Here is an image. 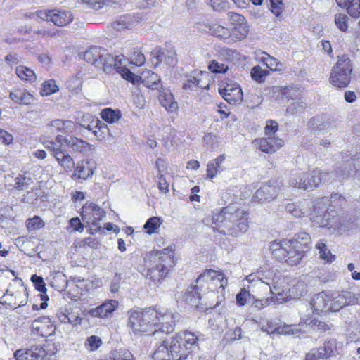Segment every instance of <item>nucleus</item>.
<instances>
[{
  "label": "nucleus",
  "mask_w": 360,
  "mask_h": 360,
  "mask_svg": "<svg viewBox=\"0 0 360 360\" xmlns=\"http://www.w3.org/2000/svg\"><path fill=\"white\" fill-rule=\"evenodd\" d=\"M199 84L200 79H197L195 77H193L186 81L184 84L183 89L186 91H193L196 89L198 87L202 88V86H200Z\"/></svg>",
  "instance_id": "nucleus-63"
},
{
  "label": "nucleus",
  "mask_w": 360,
  "mask_h": 360,
  "mask_svg": "<svg viewBox=\"0 0 360 360\" xmlns=\"http://www.w3.org/2000/svg\"><path fill=\"white\" fill-rule=\"evenodd\" d=\"M82 219L87 224L95 226V231H99L100 226H97L98 222L105 216V212L94 203L86 204L82 207Z\"/></svg>",
  "instance_id": "nucleus-14"
},
{
  "label": "nucleus",
  "mask_w": 360,
  "mask_h": 360,
  "mask_svg": "<svg viewBox=\"0 0 360 360\" xmlns=\"http://www.w3.org/2000/svg\"><path fill=\"white\" fill-rule=\"evenodd\" d=\"M55 158L58 165L68 171H71L75 168V162L73 158L65 150L58 152L55 154Z\"/></svg>",
  "instance_id": "nucleus-36"
},
{
  "label": "nucleus",
  "mask_w": 360,
  "mask_h": 360,
  "mask_svg": "<svg viewBox=\"0 0 360 360\" xmlns=\"http://www.w3.org/2000/svg\"><path fill=\"white\" fill-rule=\"evenodd\" d=\"M271 3V11L276 17H279L283 11V4L282 0H269Z\"/></svg>",
  "instance_id": "nucleus-61"
},
{
  "label": "nucleus",
  "mask_w": 360,
  "mask_h": 360,
  "mask_svg": "<svg viewBox=\"0 0 360 360\" xmlns=\"http://www.w3.org/2000/svg\"><path fill=\"white\" fill-rule=\"evenodd\" d=\"M77 129L76 124L68 120L55 119L50 121L44 127L46 133L57 134V136L72 133Z\"/></svg>",
  "instance_id": "nucleus-16"
},
{
  "label": "nucleus",
  "mask_w": 360,
  "mask_h": 360,
  "mask_svg": "<svg viewBox=\"0 0 360 360\" xmlns=\"http://www.w3.org/2000/svg\"><path fill=\"white\" fill-rule=\"evenodd\" d=\"M329 294L332 297L330 301L331 312H337L345 306H347L346 302H345V300L342 290L340 292H329Z\"/></svg>",
  "instance_id": "nucleus-37"
},
{
  "label": "nucleus",
  "mask_w": 360,
  "mask_h": 360,
  "mask_svg": "<svg viewBox=\"0 0 360 360\" xmlns=\"http://www.w3.org/2000/svg\"><path fill=\"white\" fill-rule=\"evenodd\" d=\"M331 295L329 292H321L315 295L309 302L313 313L321 315L331 312Z\"/></svg>",
  "instance_id": "nucleus-17"
},
{
  "label": "nucleus",
  "mask_w": 360,
  "mask_h": 360,
  "mask_svg": "<svg viewBox=\"0 0 360 360\" xmlns=\"http://www.w3.org/2000/svg\"><path fill=\"white\" fill-rule=\"evenodd\" d=\"M309 174L305 172H299L291 174L289 179V185L292 187L309 190L308 187Z\"/></svg>",
  "instance_id": "nucleus-33"
},
{
  "label": "nucleus",
  "mask_w": 360,
  "mask_h": 360,
  "mask_svg": "<svg viewBox=\"0 0 360 360\" xmlns=\"http://www.w3.org/2000/svg\"><path fill=\"white\" fill-rule=\"evenodd\" d=\"M208 69L210 72L215 74L226 73L229 70V65L225 63L212 60L208 65Z\"/></svg>",
  "instance_id": "nucleus-50"
},
{
  "label": "nucleus",
  "mask_w": 360,
  "mask_h": 360,
  "mask_svg": "<svg viewBox=\"0 0 360 360\" xmlns=\"http://www.w3.org/2000/svg\"><path fill=\"white\" fill-rule=\"evenodd\" d=\"M342 291L347 306L360 304V293H355L349 290Z\"/></svg>",
  "instance_id": "nucleus-52"
},
{
  "label": "nucleus",
  "mask_w": 360,
  "mask_h": 360,
  "mask_svg": "<svg viewBox=\"0 0 360 360\" xmlns=\"http://www.w3.org/2000/svg\"><path fill=\"white\" fill-rule=\"evenodd\" d=\"M121 76L132 84L141 81L145 86L152 89H158L160 86V77L151 70L143 72L141 77L136 75L127 68H121L119 70Z\"/></svg>",
  "instance_id": "nucleus-10"
},
{
  "label": "nucleus",
  "mask_w": 360,
  "mask_h": 360,
  "mask_svg": "<svg viewBox=\"0 0 360 360\" xmlns=\"http://www.w3.org/2000/svg\"><path fill=\"white\" fill-rule=\"evenodd\" d=\"M286 211L295 217H302L306 213L300 203H288L285 205Z\"/></svg>",
  "instance_id": "nucleus-49"
},
{
  "label": "nucleus",
  "mask_w": 360,
  "mask_h": 360,
  "mask_svg": "<svg viewBox=\"0 0 360 360\" xmlns=\"http://www.w3.org/2000/svg\"><path fill=\"white\" fill-rule=\"evenodd\" d=\"M269 73L268 70L262 69L259 65L254 66L250 72L252 79L258 83L264 82Z\"/></svg>",
  "instance_id": "nucleus-43"
},
{
  "label": "nucleus",
  "mask_w": 360,
  "mask_h": 360,
  "mask_svg": "<svg viewBox=\"0 0 360 360\" xmlns=\"http://www.w3.org/2000/svg\"><path fill=\"white\" fill-rule=\"evenodd\" d=\"M103 120L108 123H114L119 120L121 117L120 112L112 110L111 108H105L101 112Z\"/></svg>",
  "instance_id": "nucleus-44"
},
{
  "label": "nucleus",
  "mask_w": 360,
  "mask_h": 360,
  "mask_svg": "<svg viewBox=\"0 0 360 360\" xmlns=\"http://www.w3.org/2000/svg\"><path fill=\"white\" fill-rule=\"evenodd\" d=\"M269 249L275 258L292 266L299 264L306 251L300 249L296 242L290 240L272 242Z\"/></svg>",
  "instance_id": "nucleus-4"
},
{
  "label": "nucleus",
  "mask_w": 360,
  "mask_h": 360,
  "mask_svg": "<svg viewBox=\"0 0 360 360\" xmlns=\"http://www.w3.org/2000/svg\"><path fill=\"white\" fill-rule=\"evenodd\" d=\"M146 61V58L143 53L135 51L131 56V63L134 64L136 66H141L144 64Z\"/></svg>",
  "instance_id": "nucleus-64"
},
{
  "label": "nucleus",
  "mask_w": 360,
  "mask_h": 360,
  "mask_svg": "<svg viewBox=\"0 0 360 360\" xmlns=\"http://www.w3.org/2000/svg\"><path fill=\"white\" fill-rule=\"evenodd\" d=\"M337 351V342L335 339L330 338L323 345V347H320L315 354L314 360L319 358H328Z\"/></svg>",
  "instance_id": "nucleus-31"
},
{
  "label": "nucleus",
  "mask_w": 360,
  "mask_h": 360,
  "mask_svg": "<svg viewBox=\"0 0 360 360\" xmlns=\"http://www.w3.org/2000/svg\"><path fill=\"white\" fill-rule=\"evenodd\" d=\"M31 179L22 175H19L15 179V185L13 188L18 191H22L27 188L30 184Z\"/></svg>",
  "instance_id": "nucleus-55"
},
{
  "label": "nucleus",
  "mask_w": 360,
  "mask_h": 360,
  "mask_svg": "<svg viewBox=\"0 0 360 360\" xmlns=\"http://www.w3.org/2000/svg\"><path fill=\"white\" fill-rule=\"evenodd\" d=\"M153 359L154 360H174L171 351L170 342L167 340H162L156 346Z\"/></svg>",
  "instance_id": "nucleus-25"
},
{
  "label": "nucleus",
  "mask_w": 360,
  "mask_h": 360,
  "mask_svg": "<svg viewBox=\"0 0 360 360\" xmlns=\"http://www.w3.org/2000/svg\"><path fill=\"white\" fill-rule=\"evenodd\" d=\"M111 357L113 360H134L133 354L128 350L113 352Z\"/></svg>",
  "instance_id": "nucleus-62"
},
{
  "label": "nucleus",
  "mask_w": 360,
  "mask_h": 360,
  "mask_svg": "<svg viewBox=\"0 0 360 360\" xmlns=\"http://www.w3.org/2000/svg\"><path fill=\"white\" fill-rule=\"evenodd\" d=\"M307 106L304 101H294L286 109V113L290 115L302 112Z\"/></svg>",
  "instance_id": "nucleus-57"
},
{
  "label": "nucleus",
  "mask_w": 360,
  "mask_h": 360,
  "mask_svg": "<svg viewBox=\"0 0 360 360\" xmlns=\"http://www.w3.org/2000/svg\"><path fill=\"white\" fill-rule=\"evenodd\" d=\"M56 326L48 316H41L32 323L33 333L42 337H48L55 333Z\"/></svg>",
  "instance_id": "nucleus-18"
},
{
  "label": "nucleus",
  "mask_w": 360,
  "mask_h": 360,
  "mask_svg": "<svg viewBox=\"0 0 360 360\" xmlns=\"http://www.w3.org/2000/svg\"><path fill=\"white\" fill-rule=\"evenodd\" d=\"M10 98L14 102L23 105H29L33 101L31 94L25 89H15L10 93Z\"/></svg>",
  "instance_id": "nucleus-35"
},
{
  "label": "nucleus",
  "mask_w": 360,
  "mask_h": 360,
  "mask_svg": "<svg viewBox=\"0 0 360 360\" xmlns=\"http://www.w3.org/2000/svg\"><path fill=\"white\" fill-rule=\"evenodd\" d=\"M251 298V294L245 288L241 289L236 295V302L240 306H244Z\"/></svg>",
  "instance_id": "nucleus-60"
},
{
  "label": "nucleus",
  "mask_w": 360,
  "mask_h": 360,
  "mask_svg": "<svg viewBox=\"0 0 360 360\" xmlns=\"http://www.w3.org/2000/svg\"><path fill=\"white\" fill-rule=\"evenodd\" d=\"M225 160V155H220L213 160L209 162L207 165V176L210 179H213L219 171L221 165Z\"/></svg>",
  "instance_id": "nucleus-38"
},
{
  "label": "nucleus",
  "mask_w": 360,
  "mask_h": 360,
  "mask_svg": "<svg viewBox=\"0 0 360 360\" xmlns=\"http://www.w3.org/2000/svg\"><path fill=\"white\" fill-rule=\"evenodd\" d=\"M309 127L312 129L324 134L333 128V123L329 120H323L320 117H314L309 122Z\"/></svg>",
  "instance_id": "nucleus-30"
},
{
  "label": "nucleus",
  "mask_w": 360,
  "mask_h": 360,
  "mask_svg": "<svg viewBox=\"0 0 360 360\" xmlns=\"http://www.w3.org/2000/svg\"><path fill=\"white\" fill-rule=\"evenodd\" d=\"M195 283L200 288V290L204 292L209 290L214 291V289L216 288L217 292L221 295L220 297H217L215 306L219 305L221 301L224 300L223 293L228 282L223 273L212 269H207L198 276Z\"/></svg>",
  "instance_id": "nucleus-5"
},
{
  "label": "nucleus",
  "mask_w": 360,
  "mask_h": 360,
  "mask_svg": "<svg viewBox=\"0 0 360 360\" xmlns=\"http://www.w3.org/2000/svg\"><path fill=\"white\" fill-rule=\"evenodd\" d=\"M102 340L97 335H91L84 342V347L89 352L97 350L102 345Z\"/></svg>",
  "instance_id": "nucleus-45"
},
{
  "label": "nucleus",
  "mask_w": 360,
  "mask_h": 360,
  "mask_svg": "<svg viewBox=\"0 0 360 360\" xmlns=\"http://www.w3.org/2000/svg\"><path fill=\"white\" fill-rule=\"evenodd\" d=\"M316 248L319 250L320 257L327 262H332L335 259V256L330 253L327 248L326 245L321 240L316 244Z\"/></svg>",
  "instance_id": "nucleus-48"
},
{
  "label": "nucleus",
  "mask_w": 360,
  "mask_h": 360,
  "mask_svg": "<svg viewBox=\"0 0 360 360\" xmlns=\"http://www.w3.org/2000/svg\"><path fill=\"white\" fill-rule=\"evenodd\" d=\"M15 72L22 80L34 82L37 78L34 72L25 66L20 65L17 67Z\"/></svg>",
  "instance_id": "nucleus-42"
},
{
  "label": "nucleus",
  "mask_w": 360,
  "mask_h": 360,
  "mask_svg": "<svg viewBox=\"0 0 360 360\" xmlns=\"http://www.w3.org/2000/svg\"><path fill=\"white\" fill-rule=\"evenodd\" d=\"M44 146L51 152L52 155L55 158V154L58 152H62L63 150L61 149L62 143H58L56 139L49 140L46 136L43 137Z\"/></svg>",
  "instance_id": "nucleus-46"
},
{
  "label": "nucleus",
  "mask_w": 360,
  "mask_h": 360,
  "mask_svg": "<svg viewBox=\"0 0 360 360\" xmlns=\"http://www.w3.org/2000/svg\"><path fill=\"white\" fill-rule=\"evenodd\" d=\"M58 91V87L54 80L50 79L46 81L43 84V89L41 90V94L44 96H49Z\"/></svg>",
  "instance_id": "nucleus-54"
},
{
  "label": "nucleus",
  "mask_w": 360,
  "mask_h": 360,
  "mask_svg": "<svg viewBox=\"0 0 360 360\" xmlns=\"http://www.w3.org/2000/svg\"><path fill=\"white\" fill-rule=\"evenodd\" d=\"M338 5L343 8H346L348 14L357 18L360 14V0H335Z\"/></svg>",
  "instance_id": "nucleus-34"
},
{
  "label": "nucleus",
  "mask_w": 360,
  "mask_h": 360,
  "mask_svg": "<svg viewBox=\"0 0 360 360\" xmlns=\"http://www.w3.org/2000/svg\"><path fill=\"white\" fill-rule=\"evenodd\" d=\"M353 172L352 165L351 163H345L339 167L338 171L336 172V178L338 180L345 179L347 178Z\"/></svg>",
  "instance_id": "nucleus-53"
},
{
  "label": "nucleus",
  "mask_w": 360,
  "mask_h": 360,
  "mask_svg": "<svg viewBox=\"0 0 360 360\" xmlns=\"http://www.w3.org/2000/svg\"><path fill=\"white\" fill-rule=\"evenodd\" d=\"M94 162L81 160L77 162L74 175L77 176L79 179H86L94 174Z\"/></svg>",
  "instance_id": "nucleus-29"
},
{
  "label": "nucleus",
  "mask_w": 360,
  "mask_h": 360,
  "mask_svg": "<svg viewBox=\"0 0 360 360\" xmlns=\"http://www.w3.org/2000/svg\"><path fill=\"white\" fill-rule=\"evenodd\" d=\"M102 55V58H101V67H103L105 71L108 70L109 68L115 67L117 69V71L120 73L119 70L122 67L117 66V59L109 54L105 49V53H103Z\"/></svg>",
  "instance_id": "nucleus-40"
},
{
  "label": "nucleus",
  "mask_w": 360,
  "mask_h": 360,
  "mask_svg": "<svg viewBox=\"0 0 360 360\" xmlns=\"http://www.w3.org/2000/svg\"><path fill=\"white\" fill-rule=\"evenodd\" d=\"M205 292L200 290L198 283L194 286L189 287L184 294V300L193 307H198L202 295Z\"/></svg>",
  "instance_id": "nucleus-28"
},
{
  "label": "nucleus",
  "mask_w": 360,
  "mask_h": 360,
  "mask_svg": "<svg viewBox=\"0 0 360 360\" xmlns=\"http://www.w3.org/2000/svg\"><path fill=\"white\" fill-rule=\"evenodd\" d=\"M198 336L189 331L175 334L171 338L170 347L174 360H186L198 349Z\"/></svg>",
  "instance_id": "nucleus-3"
},
{
  "label": "nucleus",
  "mask_w": 360,
  "mask_h": 360,
  "mask_svg": "<svg viewBox=\"0 0 360 360\" xmlns=\"http://www.w3.org/2000/svg\"><path fill=\"white\" fill-rule=\"evenodd\" d=\"M158 98L160 104L167 111L174 112L177 110V103L174 101L173 94L168 89L161 87Z\"/></svg>",
  "instance_id": "nucleus-26"
},
{
  "label": "nucleus",
  "mask_w": 360,
  "mask_h": 360,
  "mask_svg": "<svg viewBox=\"0 0 360 360\" xmlns=\"http://www.w3.org/2000/svg\"><path fill=\"white\" fill-rule=\"evenodd\" d=\"M250 283L260 281L269 286L273 295H281L283 289L278 285L280 276L273 270L257 271L246 276Z\"/></svg>",
  "instance_id": "nucleus-9"
},
{
  "label": "nucleus",
  "mask_w": 360,
  "mask_h": 360,
  "mask_svg": "<svg viewBox=\"0 0 360 360\" xmlns=\"http://www.w3.org/2000/svg\"><path fill=\"white\" fill-rule=\"evenodd\" d=\"M283 187L281 181L278 179L269 180L256 191L254 198L260 202H271L276 198Z\"/></svg>",
  "instance_id": "nucleus-11"
},
{
  "label": "nucleus",
  "mask_w": 360,
  "mask_h": 360,
  "mask_svg": "<svg viewBox=\"0 0 360 360\" xmlns=\"http://www.w3.org/2000/svg\"><path fill=\"white\" fill-rule=\"evenodd\" d=\"M31 281L33 283L35 288L38 291L46 293L47 290L46 288V284L44 282V279L41 276L34 274L31 277Z\"/></svg>",
  "instance_id": "nucleus-59"
},
{
  "label": "nucleus",
  "mask_w": 360,
  "mask_h": 360,
  "mask_svg": "<svg viewBox=\"0 0 360 360\" xmlns=\"http://www.w3.org/2000/svg\"><path fill=\"white\" fill-rule=\"evenodd\" d=\"M290 240L296 242L300 249L305 250L307 245L311 242V236L307 232H300L296 235L295 238Z\"/></svg>",
  "instance_id": "nucleus-51"
},
{
  "label": "nucleus",
  "mask_w": 360,
  "mask_h": 360,
  "mask_svg": "<svg viewBox=\"0 0 360 360\" xmlns=\"http://www.w3.org/2000/svg\"><path fill=\"white\" fill-rule=\"evenodd\" d=\"M37 15L43 20L50 21L60 27L68 25L73 20L72 13L65 10H41L37 12Z\"/></svg>",
  "instance_id": "nucleus-12"
},
{
  "label": "nucleus",
  "mask_w": 360,
  "mask_h": 360,
  "mask_svg": "<svg viewBox=\"0 0 360 360\" xmlns=\"http://www.w3.org/2000/svg\"><path fill=\"white\" fill-rule=\"evenodd\" d=\"M210 34L222 41H230L229 27H226L219 22H212L210 24Z\"/></svg>",
  "instance_id": "nucleus-32"
},
{
  "label": "nucleus",
  "mask_w": 360,
  "mask_h": 360,
  "mask_svg": "<svg viewBox=\"0 0 360 360\" xmlns=\"http://www.w3.org/2000/svg\"><path fill=\"white\" fill-rule=\"evenodd\" d=\"M162 223V220L160 217H153L146 221L143 229L148 234L152 235L158 231Z\"/></svg>",
  "instance_id": "nucleus-41"
},
{
  "label": "nucleus",
  "mask_w": 360,
  "mask_h": 360,
  "mask_svg": "<svg viewBox=\"0 0 360 360\" xmlns=\"http://www.w3.org/2000/svg\"><path fill=\"white\" fill-rule=\"evenodd\" d=\"M254 143L264 153H272L280 148L283 143L282 139L272 136H267V138L257 139Z\"/></svg>",
  "instance_id": "nucleus-22"
},
{
  "label": "nucleus",
  "mask_w": 360,
  "mask_h": 360,
  "mask_svg": "<svg viewBox=\"0 0 360 360\" xmlns=\"http://www.w3.org/2000/svg\"><path fill=\"white\" fill-rule=\"evenodd\" d=\"M219 93L230 104H236L243 100V94L241 88L231 80L224 82L219 88Z\"/></svg>",
  "instance_id": "nucleus-15"
},
{
  "label": "nucleus",
  "mask_w": 360,
  "mask_h": 360,
  "mask_svg": "<svg viewBox=\"0 0 360 360\" xmlns=\"http://www.w3.org/2000/svg\"><path fill=\"white\" fill-rule=\"evenodd\" d=\"M44 226V224L43 221L37 216L27 220V228L30 231L32 230H38Z\"/></svg>",
  "instance_id": "nucleus-58"
},
{
  "label": "nucleus",
  "mask_w": 360,
  "mask_h": 360,
  "mask_svg": "<svg viewBox=\"0 0 360 360\" xmlns=\"http://www.w3.org/2000/svg\"><path fill=\"white\" fill-rule=\"evenodd\" d=\"M227 18L231 24L230 41L238 42L245 39L249 33V26L245 18L234 12H229Z\"/></svg>",
  "instance_id": "nucleus-8"
},
{
  "label": "nucleus",
  "mask_w": 360,
  "mask_h": 360,
  "mask_svg": "<svg viewBox=\"0 0 360 360\" xmlns=\"http://www.w3.org/2000/svg\"><path fill=\"white\" fill-rule=\"evenodd\" d=\"M248 228V213L236 205H229L213 214L212 229L221 234L238 237Z\"/></svg>",
  "instance_id": "nucleus-1"
},
{
  "label": "nucleus",
  "mask_w": 360,
  "mask_h": 360,
  "mask_svg": "<svg viewBox=\"0 0 360 360\" xmlns=\"http://www.w3.org/2000/svg\"><path fill=\"white\" fill-rule=\"evenodd\" d=\"M119 302L115 300H108L100 306L91 309L88 314L94 318H108L111 317L112 313L118 307Z\"/></svg>",
  "instance_id": "nucleus-19"
},
{
  "label": "nucleus",
  "mask_w": 360,
  "mask_h": 360,
  "mask_svg": "<svg viewBox=\"0 0 360 360\" xmlns=\"http://www.w3.org/2000/svg\"><path fill=\"white\" fill-rule=\"evenodd\" d=\"M156 319H154L153 324L155 332L160 330L165 334L174 331L175 323L179 319L178 313L172 311H165L164 313L156 310Z\"/></svg>",
  "instance_id": "nucleus-13"
},
{
  "label": "nucleus",
  "mask_w": 360,
  "mask_h": 360,
  "mask_svg": "<svg viewBox=\"0 0 360 360\" xmlns=\"http://www.w3.org/2000/svg\"><path fill=\"white\" fill-rule=\"evenodd\" d=\"M15 357L17 360H49L46 351L40 346L32 347L25 352L17 350Z\"/></svg>",
  "instance_id": "nucleus-20"
},
{
  "label": "nucleus",
  "mask_w": 360,
  "mask_h": 360,
  "mask_svg": "<svg viewBox=\"0 0 360 360\" xmlns=\"http://www.w3.org/2000/svg\"><path fill=\"white\" fill-rule=\"evenodd\" d=\"M103 53H105V49L98 46H92L84 53V59L87 63L94 65L96 67H101Z\"/></svg>",
  "instance_id": "nucleus-27"
},
{
  "label": "nucleus",
  "mask_w": 360,
  "mask_h": 360,
  "mask_svg": "<svg viewBox=\"0 0 360 360\" xmlns=\"http://www.w3.org/2000/svg\"><path fill=\"white\" fill-rule=\"evenodd\" d=\"M308 319L301 318L300 323L298 326H295L293 328L289 329L285 333H289L290 331H292V335H296L298 332L301 330L298 327H301L305 326L306 328H311L314 330H319L321 332H324L330 330V327L325 322L321 321L319 320H310L308 321Z\"/></svg>",
  "instance_id": "nucleus-24"
},
{
  "label": "nucleus",
  "mask_w": 360,
  "mask_h": 360,
  "mask_svg": "<svg viewBox=\"0 0 360 360\" xmlns=\"http://www.w3.org/2000/svg\"><path fill=\"white\" fill-rule=\"evenodd\" d=\"M348 17L345 14H337L335 16V22L338 28L342 32H346L348 29Z\"/></svg>",
  "instance_id": "nucleus-56"
},
{
  "label": "nucleus",
  "mask_w": 360,
  "mask_h": 360,
  "mask_svg": "<svg viewBox=\"0 0 360 360\" xmlns=\"http://www.w3.org/2000/svg\"><path fill=\"white\" fill-rule=\"evenodd\" d=\"M56 141L58 143H65L73 151L77 153H86L91 148L89 143L75 136L65 137L59 135L56 136Z\"/></svg>",
  "instance_id": "nucleus-21"
},
{
  "label": "nucleus",
  "mask_w": 360,
  "mask_h": 360,
  "mask_svg": "<svg viewBox=\"0 0 360 360\" xmlns=\"http://www.w3.org/2000/svg\"><path fill=\"white\" fill-rule=\"evenodd\" d=\"M321 169L315 168L309 174L308 187L309 190H313L321 184L320 180Z\"/></svg>",
  "instance_id": "nucleus-47"
},
{
  "label": "nucleus",
  "mask_w": 360,
  "mask_h": 360,
  "mask_svg": "<svg viewBox=\"0 0 360 360\" xmlns=\"http://www.w3.org/2000/svg\"><path fill=\"white\" fill-rule=\"evenodd\" d=\"M148 259L151 263L147 278L153 281H160L165 278L174 266V253L171 247L150 252Z\"/></svg>",
  "instance_id": "nucleus-2"
},
{
  "label": "nucleus",
  "mask_w": 360,
  "mask_h": 360,
  "mask_svg": "<svg viewBox=\"0 0 360 360\" xmlns=\"http://www.w3.org/2000/svg\"><path fill=\"white\" fill-rule=\"evenodd\" d=\"M330 217V213L327 210H316L315 208L314 213L311 214V220L314 226L327 227L329 229H335V219L334 217L332 218Z\"/></svg>",
  "instance_id": "nucleus-23"
},
{
  "label": "nucleus",
  "mask_w": 360,
  "mask_h": 360,
  "mask_svg": "<svg viewBox=\"0 0 360 360\" xmlns=\"http://www.w3.org/2000/svg\"><path fill=\"white\" fill-rule=\"evenodd\" d=\"M352 70V63L347 55L338 56L330 73V84L338 89L347 87L351 81Z\"/></svg>",
  "instance_id": "nucleus-7"
},
{
  "label": "nucleus",
  "mask_w": 360,
  "mask_h": 360,
  "mask_svg": "<svg viewBox=\"0 0 360 360\" xmlns=\"http://www.w3.org/2000/svg\"><path fill=\"white\" fill-rule=\"evenodd\" d=\"M261 62L266 65L272 71H281L283 70V65L276 58L271 56L266 53L261 58Z\"/></svg>",
  "instance_id": "nucleus-39"
},
{
  "label": "nucleus",
  "mask_w": 360,
  "mask_h": 360,
  "mask_svg": "<svg viewBox=\"0 0 360 360\" xmlns=\"http://www.w3.org/2000/svg\"><path fill=\"white\" fill-rule=\"evenodd\" d=\"M156 316V310L153 309L131 311L127 326L135 334L151 332L154 329L153 321Z\"/></svg>",
  "instance_id": "nucleus-6"
}]
</instances>
